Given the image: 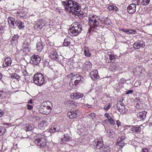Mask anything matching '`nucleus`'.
Masks as SVG:
<instances>
[{
    "label": "nucleus",
    "mask_w": 152,
    "mask_h": 152,
    "mask_svg": "<svg viewBox=\"0 0 152 152\" xmlns=\"http://www.w3.org/2000/svg\"><path fill=\"white\" fill-rule=\"evenodd\" d=\"M62 4L66 10L73 15H76L77 11L80 9L81 6L79 3L72 0H66L62 1Z\"/></svg>",
    "instance_id": "1"
},
{
    "label": "nucleus",
    "mask_w": 152,
    "mask_h": 152,
    "mask_svg": "<svg viewBox=\"0 0 152 152\" xmlns=\"http://www.w3.org/2000/svg\"><path fill=\"white\" fill-rule=\"evenodd\" d=\"M99 20L98 16L96 15H90L88 16V23L90 26L89 31L94 30V28L97 26H99Z\"/></svg>",
    "instance_id": "2"
},
{
    "label": "nucleus",
    "mask_w": 152,
    "mask_h": 152,
    "mask_svg": "<svg viewBox=\"0 0 152 152\" xmlns=\"http://www.w3.org/2000/svg\"><path fill=\"white\" fill-rule=\"evenodd\" d=\"M72 27L69 31V33L72 36L77 35L82 31V26L78 23L75 22L72 24Z\"/></svg>",
    "instance_id": "3"
},
{
    "label": "nucleus",
    "mask_w": 152,
    "mask_h": 152,
    "mask_svg": "<svg viewBox=\"0 0 152 152\" xmlns=\"http://www.w3.org/2000/svg\"><path fill=\"white\" fill-rule=\"evenodd\" d=\"M33 81L35 84L41 86L45 83L44 76L41 73H38L34 75Z\"/></svg>",
    "instance_id": "4"
},
{
    "label": "nucleus",
    "mask_w": 152,
    "mask_h": 152,
    "mask_svg": "<svg viewBox=\"0 0 152 152\" xmlns=\"http://www.w3.org/2000/svg\"><path fill=\"white\" fill-rule=\"evenodd\" d=\"M35 139L34 142L37 144V145L40 146L41 148L43 147L46 145V141L45 139L42 137L40 138L37 137Z\"/></svg>",
    "instance_id": "5"
},
{
    "label": "nucleus",
    "mask_w": 152,
    "mask_h": 152,
    "mask_svg": "<svg viewBox=\"0 0 152 152\" xmlns=\"http://www.w3.org/2000/svg\"><path fill=\"white\" fill-rule=\"evenodd\" d=\"M30 63L34 65H37L40 62L41 58L38 55H34L31 57Z\"/></svg>",
    "instance_id": "6"
},
{
    "label": "nucleus",
    "mask_w": 152,
    "mask_h": 152,
    "mask_svg": "<svg viewBox=\"0 0 152 152\" xmlns=\"http://www.w3.org/2000/svg\"><path fill=\"white\" fill-rule=\"evenodd\" d=\"M44 20L42 19L39 20L37 21V23L34 26V28L37 30H39L42 27L45 26V23H44Z\"/></svg>",
    "instance_id": "7"
},
{
    "label": "nucleus",
    "mask_w": 152,
    "mask_h": 152,
    "mask_svg": "<svg viewBox=\"0 0 152 152\" xmlns=\"http://www.w3.org/2000/svg\"><path fill=\"white\" fill-rule=\"evenodd\" d=\"M117 108L121 113L124 114L126 112L125 106L122 101H120L118 102L117 104Z\"/></svg>",
    "instance_id": "8"
},
{
    "label": "nucleus",
    "mask_w": 152,
    "mask_h": 152,
    "mask_svg": "<svg viewBox=\"0 0 152 152\" xmlns=\"http://www.w3.org/2000/svg\"><path fill=\"white\" fill-rule=\"evenodd\" d=\"M93 144L96 148L98 149H100L103 145L102 140V138L96 140H94Z\"/></svg>",
    "instance_id": "9"
},
{
    "label": "nucleus",
    "mask_w": 152,
    "mask_h": 152,
    "mask_svg": "<svg viewBox=\"0 0 152 152\" xmlns=\"http://www.w3.org/2000/svg\"><path fill=\"white\" fill-rule=\"evenodd\" d=\"M136 5L134 4H130L127 8L128 12L130 14H133L136 11Z\"/></svg>",
    "instance_id": "10"
},
{
    "label": "nucleus",
    "mask_w": 152,
    "mask_h": 152,
    "mask_svg": "<svg viewBox=\"0 0 152 152\" xmlns=\"http://www.w3.org/2000/svg\"><path fill=\"white\" fill-rule=\"evenodd\" d=\"M49 56L50 57L54 60L56 61L58 59L59 56L57 54V52L56 50L52 49L50 52Z\"/></svg>",
    "instance_id": "11"
},
{
    "label": "nucleus",
    "mask_w": 152,
    "mask_h": 152,
    "mask_svg": "<svg viewBox=\"0 0 152 152\" xmlns=\"http://www.w3.org/2000/svg\"><path fill=\"white\" fill-rule=\"evenodd\" d=\"M80 114L79 111L76 110L68 113L67 115L70 118H74L77 117Z\"/></svg>",
    "instance_id": "12"
},
{
    "label": "nucleus",
    "mask_w": 152,
    "mask_h": 152,
    "mask_svg": "<svg viewBox=\"0 0 152 152\" xmlns=\"http://www.w3.org/2000/svg\"><path fill=\"white\" fill-rule=\"evenodd\" d=\"M90 76L93 80H95L99 77L98 74V72L96 70L91 72L90 73Z\"/></svg>",
    "instance_id": "13"
},
{
    "label": "nucleus",
    "mask_w": 152,
    "mask_h": 152,
    "mask_svg": "<svg viewBox=\"0 0 152 152\" xmlns=\"http://www.w3.org/2000/svg\"><path fill=\"white\" fill-rule=\"evenodd\" d=\"M126 137L124 135H122L117 140V144L121 147H123L125 144L124 140L126 139Z\"/></svg>",
    "instance_id": "14"
},
{
    "label": "nucleus",
    "mask_w": 152,
    "mask_h": 152,
    "mask_svg": "<svg viewBox=\"0 0 152 152\" xmlns=\"http://www.w3.org/2000/svg\"><path fill=\"white\" fill-rule=\"evenodd\" d=\"M145 45V43L143 41L135 42L133 45V48L136 49H139L140 48H144Z\"/></svg>",
    "instance_id": "15"
},
{
    "label": "nucleus",
    "mask_w": 152,
    "mask_h": 152,
    "mask_svg": "<svg viewBox=\"0 0 152 152\" xmlns=\"http://www.w3.org/2000/svg\"><path fill=\"white\" fill-rule=\"evenodd\" d=\"M8 20L10 26L14 28H15L17 26V24L15 20L11 17H9Z\"/></svg>",
    "instance_id": "16"
},
{
    "label": "nucleus",
    "mask_w": 152,
    "mask_h": 152,
    "mask_svg": "<svg viewBox=\"0 0 152 152\" xmlns=\"http://www.w3.org/2000/svg\"><path fill=\"white\" fill-rule=\"evenodd\" d=\"M71 97L74 99H77L80 98H82L84 96L83 94L80 93H72L71 94Z\"/></svg>",
    "instance_id": "17"
},
{
    "label": "nucleus",
    "mask_w": 152,
    "mask_h": 152,
    "mask_svg": "<svg viewBox=\"0 0 152 152\" xmlns=\"http://www.w3.org/2000/svg\"><path fill=\"white\" fill-rule=\"evenodd\" d=\"M48 124V122L44 121L40 123L38 125V127L40 129H44L47 128Z\"/></svg>",
    "instance_id": "18"
},
{
    "label": "nucleus",
    "mask_w": 152,
    "mask_h": 152,
    "mask_svg": "<svg viewBox=\"0 0 152 152\" xmlns=\"http://www.w3.org/2000/svg\"><path fill=\"white\" fill-rule=\"evenodd\" d=\"M61 130L60 126H52L49 130L50 133H54L56 132H60Z\"/></svg>",
    "instance_id": "19"
},
{
    "label": "nucleus",
    "mask_w": 152,
    "mask_h": 152,
    "mask_svg": "<svg viewBox=\"0 0 152 152\" xmlns=\"http://www.w3.org/2000/svg\"><path fill=\"white\" fill-rule=\"evenodd\" d=\"M73 80H78L80 81L82 83H83L84 81V78L79 74L74 75L73 76Z\"/></svg>",
    "instance_id": "20"
},
{
    "label": "nucleus",
    "mask_w": 152,
    "mask_h": 152,
    "mask_svg": "<svg viewBox=\"0 0 152 152\" xmlns=\"http://www.w3.org/2000/svg\"><path fill=\"white\" fill-rule=\"evenodd\" d=\"M81 82L78 80H70L69 83V86L71 87L76 86L80 83Z\"/></svg>",
    "instance_id": "21"
},
{
    "label": "nucleus",
    "mask_w": 152,
    "mask_h": 152,
    "mask_svg": "<svg viewBox=\"0 0 152 152\" xmlns=\"http://www.w3.org/2000/svg\"><path fill=\"white\" fill-rule=\"evenodd\" d=\"M4 61L5 63H4L3 64V66L4 67L10 65L12 63L11 59L10 58H7L5 59Z\"/></svg>",
    "instance_id": "22"
},
{
    "label": "nucleus",
    "mask_w": 152,
    "mask_h": 152,
    "mask_svg": "<svg viewBox=\"0 0 152 152\" xmlns=\"http://www.w3.org/2000/svg\"><path fill=\"white\" fill-rule=\"evenodd\" d=\"M147 113L145 111L140 112L139 113L138 117L141 120H144L145 118Z\"/></svg>",
    "instance_id": "23"
},
{
    "label": "nucleus",
    "mask_w": 152,
    "mask_h": 152,
    "mask_svg": "<svg viewBox=\"0 0 152 152\" xmlns=\"http://www.w3.org/2000/svg\"><path fill=\"white\" fill-rule=\"evenodd\" d=\"M100 149L101 152H110V148L107 145H103Z\"/></svg>",
    "instance_id": "24"
},
{
    "label": "nucleus",
    "mask_w": 152,
    "mask_h": 152,
    "mask_svg": "<svg viewBox=\"0 0 152 152\" xmlns=\"http://www.w3.org/2000/svg\"><path fill=\"white\" fill-rule=\"evenodd\" d=\"M71 139V137L67 134H64V137L62 139V141L63 143H65L66 142L69 141Z\"/></svg>",
    "instance_id": "25"
},
{
    "label": "nucleus",
    "mask_w": 152,
    "mask_h": 152,
    "mask_svg": "<svg viewBox=\"0 0 152 152\" xmlns=\"http://www.w3.org/2000/svg\"><path fill=\"white\" fill-rule=\"evenodd\" d=\"M44 47L42 44L41 42H39L37 44V49L39 52L42 51Z\"/></svg>",
    "instance_id": "26"
},
{
    "label": "nucleus",
    "mask_w": 152,
    "mask_h": 152,
    "mask_svg": "<svg viewBox=\"0 0 152 152\" xmlns=\"http://www.w3.org/2000/svg\"><path fill=\"white\" fill-rule=\"evenodd\" d=\"M17 25L19 29H21L24 27V23L21 21L19 20H17L16 21Z\"/></svg>",
    "instance_id": "27"
},
{
    "label": "nucleus",
    "mask_w": 152,
    "mask_h": 152,
    "mask_svg": "<svg viewBox=\"0 0 152 152\" xmlns=\"http://www.w3.org/2000/svg\"><path fill=\"white\" fill-rule=\"evenodd\" d=\"M110 68L113 71H115L118 69V66L114 63H112L110 66Z\"/></svg>",
    "instance_id": "28"
},
{
    "label": "nucleus",
    "mask_w": 152,
    "mask_h": 152,
    "mask_svg": "<svg viewBox=\"0 0 152 152\" xmlns=\"http://www.w3.org/2000/svg\"><path fill=\"white\" fill-rule=\"evenodd\" d=\"M18 16L20 18H26V13L23 11H20L18 12Z\"/></svg>",
    "instance_id": "29"
},
{
    "label": "nucleus",
    "mask_w": 152,
    "mask_h": 152,
    "mask_svg": "<svg viewBox=\"0 0 152 152\" xmlns=\"http://www.w3.org/2000/svg\"><path fill=\"white\" fill-rule=\"evenodd\" d=\"M86 64H84L83 65L84 69L87 70L91 69V68L92 64L90 62H86Z\"/></svg>",
    "instance_id": "30"
},
{
    "label": "nucleus",
    "mask_w": 152,
    "mask_h": 152,
    "mask_svg": "<svg viewBox=\"0 0 152 152\" xmlns=\"http://www.w3.org/2000/svg\"><path fill=\"white\" fill-rule=\"evenodd\" d=\"M108 9L110 11H116L118 10V9L115 6L113 5H111L109 6L108 7Z\"/></svg>",
    "instance_id": "31"
},
{
    "label": "nucleus",
    "mask_w": 152,
    "mask_h": 152,
    "mask_svg": "<svg viewBox=\"0 0 152 152\" xmlns=\"http://www.w3.org/2000/svg\"><path fill=\"white\" fill-rule=\"evenodd\" d=\"M132 131L136 132H140L141 131V127L140 126L136 127L134 126L132 129Z\"/></svg>",
    "instance_id": "32"
},
{
    "label": "nucleus",
    "mask_w": 152,
    "mask_h": 152,
    "mask_svg": "<svg viewBox=\"0 0 152 152\" xmlns=\"http://www.w3.org/2000/svg\"><path fill=\"white\" fill-rule=\"evenodd\" d=\"M11 78L12 79H15L18 80L20 78V76L17 74L13 73L11 75Z\"/></svg>",
    "instance_id": "33"
},
{
    "label": "nucleus",
    "mask_w": 152,
    "mask_h": 152,
    "mask_svg": "<svg viewBox=\"0 0 152 152\" xmlns=\"http://www.w3.org/2000/svg\"><path fill=\"white\" fill-rule=\"evenodd\" d=\"M23 75L24 76L23 79L25 81H26V80H28L27 79L29 77L28 74L26 71H24L23 72Z\"/></svg>",
    "instance_id": "34"
},
{
    "label": "nucleus",
    "mask_w": 152,
    "mask_h": 152,
    "mask_svg": "<svg viewBox=\"0 0 152 152\" xmlns=\"http://www.w3.org/2000/svg\"><path fill=\"white\" fill-rule=\"evenodd\" d=\"M84 53L86 56L90 57L91 56V54L89 51L88 49L87 48H85L84 49Z\"/></svg>",
    "instance_id": "35"
},
{
    "label": "nucleus",
    "mask_w": 152,
    "mask_h": 152,
    "mask_svg": "<svg viewBox=\"0 0 152 152\" xmlns=\"http://www.w3.org/2000/svg\"><path fill=\"white\" fill-rule=\"evenodd\" d=\"M101 21L103 24L107 25L110 23V20L108 18H105L104 20H102Z\"/></svg>",
    "instance_id": "36"
},
{
    "label": "nucleus",
    "mask_w": 152,
    "mask_h": 152,
    "mask_svg": "<svg viewBox=\"0 0 152 152\" xmlns=\"http://www.w3.org/2000/svg\"><path fill=\"white\" fill-rule=\"evenodd\" d=\"M18 37L19 36L18 35L16 34L12 38L11 40L12 42L13 43H15L17 41Z\"/></svg>",
    "instance_id": "37"
},
{
    "label": "nucleus",
    "mask_w": 152,
    "mask_h": 152,
    "mask_svg": "<svg viewBox=\"0 0 152 152\" xmlns=\"http://www.w3.org/2000/svg\"><path fill=\"white\" fill-rule=\"evenodd\" d=\"M109 58L110 60V61H115L116 57V56H115L113 54H109Z\"/></svg>",
    "instance_id": "38"
},
{
    "label": "nucleus",
    "mask_w": 152,
    "mask_h": 152,
    "mask_svg": "<svg viewBox=\"0 0 152 152\" xmlns=\"http://www.w3.org/2000/svg\"><path fill=\"white\" fill-rule=\"evenodd\" d=\"M5 131V129L4 127L0 126V136L2 135Z\"/></svg>",
    "instance_id": "39"
},
{
    "label": "nucleus",
    "mask_w": 152,
    "mask_h": 152,
    "mask_svg": "<svg viewBox=\"0 0 152 152\" xmlns=\"http://www.w3.org/2000/svg\"><path fill=\"white\" fill-rule=\"evenodd\" d=\"M70 42L66 39H65L63 43V45L66 46H67L70 45Z\"/></svg>",
    "instance_id": "40"
},
{
    "label": "nucleus",
    "mask_w": 152,
    "mask_h": 152,
    "mask_svg": "<svg viewBox=\"0 0 152 152\" xmlns=\"http://www.w3.org/2000/svg\"><path fill=\"white\" fill-rule=\"evenodd\" d=\"M150 0H143L141 2V4L143 5H145L148 4Z\"/></svg>",
    "instance_id": "41"
},
{
    "label": "nucleus",
    "mask_w": 152,
    "mask_h": 152,
    "mask_svg": "<svg viewBox=\"0 0 152 152\" xmlns=\"http://www.w3.org/2000/svg\"><path fill=\"white\" fill-rule=\"evenodd\" d=\"M69 103L73 107H75L76 106L77 103L73 101L69 100Z\"/></svg>",
    "instance_id": "42"
},
{
    "label": "nucleus",
    "mask_w": 152,
    "mask_h": 152,
    "mask_svg": "<svg viewBox=\"0 0 152 152\" xmlns=\"http://www.w3.org/2000/svg\"><path fill=\"white\" fill-rule=\"evenodd\" d=\"M32 129V127L31 125L30 124L27 125L26 126V131H30Z\"/></svg>",
    "instance_id": "43"
},
{
    "label": "nucleus",
    "mask_w": 152,
    "mask_h": 152,
    "mask_svg": "<svg viewBox=\"0 0 152 152\" xmlns=\"http://www.w3.org/2000/svg\"><path fill=\"white\" fill-rule=\"evenodd\" d=\"M89 115L92 119L94 120L95 118L96 115L95 113H91Z\"/></svg>",
    "instance_id": "44"
},
{
    "label": "nucleus",
    "mask_w": 152,
    "mask_h": 152,
    "mask_svg": "<svg viewBox=\"0 0 152 152\" xmlns=\"http://www.w3.org/2000/svg\"><path fill=\"white\" fill-rule=\"evenodd\" d=\"M108 120L110 121V123L112 125L115 124V123L113 119L111 118H110Z\"/></svg>",
    "instance_id": "45"
},
{
    "label": "nucleus",
    "mask_w": 152,
    "mask_h": 152,
    "mask_svg": "<svg viewBox=\"0 0 152 152\" xmlns=\"http://www.w3.org/2000/svg\"><path fill=\"white\" fill-rule=\"evenodd\" d=\"M74 75V74L73 73H70L67 75V77L68 78L71 77V79L70 80H73V76Z\"/></svg>",
    "instance_id": "46"
},
{
    "label": "nucleus",
    "mask_w": 152,
    "mask_h": 152,
    "mask_svg": "<svg viewBox=\"0 0 152 152\" xmlns=\"http://www.w3.org/2000/svg\"><path fill=\"white\" fill-rule=\"evenodd\" d=\"M111 105L109 104L108 106L105 105L104 107V109L105 110H108L111 107Z\"/></svg>",
    "instance_id": "47"
},
{
    "label": "nucleus",
    "mask_w": 152,
    "mask_h": 152,
    "mask_svg": "<svg viewBox=\"0 0 152 152\" xmlns=\"http://www.w3.org/2000/svg\"><path fill=\"white\" fill-rule=\"evenodd\" d=\"M107 132L109 135H111L113 134V131L110 129H108L107 131Z\"/></svg>",
    "instance_id": "48"
},
{
    "label": "nucleus",
    "mask_w": 152,
    "mask_h": 152,
    "mask_svg": "<svg viewBox=\"0 0 152 152\" xmlns=\"http://www.w3.org/2000/svg\"><path fill=\"white\" fill-rule=\"evenodd\" d=\"M129 33L132 34H135L136 33V31L135 30H132L130 29L129 31Z\"/></svg>",
    "instance_id": "49"
},
{
    "label": "nucleus",
    "mask_w": 152,
    "mask_h": 152,
    "mask_svg": "<svg viewBox=\"0 0 152 152\" xmlns=\"http://www.w3.org/2000/svg\"><path fill=\"white\" fill-rule=\"evenodd\" d=\"M104 116L108 119V120L110 118H111L109 114L108 113H106L104 114Z\"/></svg>",
    "instance_id": "50"
},
{
    "label": "nucleus",
    "mask_w": 152,
    "mask_h": 152,
    "mask_svg": "<svg viewBox=\"0 0 152 152\" xmlns=\"http://www.w3.org/2000/svg\"><path fill=\"white\" fill-rule=\"evenodd\" d=\"M141 152H148V150L146 148H144L142 149Z\"/></svg>",
    "instance_id": "51"
},
{
    "label": "nucleus",
    "mask_w": 152,
    "mask_h": 152,
    "mask_svg": "<svg viewBox=\"0 0 152 152\" xmlns=\"http://www.w3.org/2000/svg\"><path fill=\"white\" fill-rule=\"evenodd\" d=\"M8 147H5V146L3 145L2 146V149L4 151H5L7 150V149Z\"/></svg>",
    "instance_id": "52"
},
{
    "label": "nucleus",
    "mask_w": 152,
    "mask_h": 152,
    "mask_svg": "<svg viewBox=\"0 0 152 152\" xmlns=\"http://www.w3.org/2000/svg\"><path fill=\"white\" fill-rule=\"evenodd\" d=\"M133 92L132 90H130L126 92V94H132Z\"/></svg>",
    "instance_id": "53"
},
{
    "label": "nucleus",
    "mask_w": 152,
    "mask_h": 152,
    "mask_svg": "<svg viewBox=\"0 0 152 152\" xmlns=\"http://www.w3.org/2000/svg\"><path fill=\"white\" fill-rule=\"evenodd\" d=\"M28 107H27V109L29 110H31L32 108V106L31 105L27 104V105Z\"/></svg>",
    "instance_id": "54"
},
{
    "label": "nucleus",
    "mask_w": 152,
    "mask_h": 152,
    "mask_svg": "<svg viewBox=\"0 0 152 152\" xmlns=\"http://www.w3.org/2000/svg\"><path fill=\"white\" fill-rule=\"evenodd\" d=\"M4 32V29L3 27H0V34Z\"/></svg>",
    "instance_id": "55"
},
{
    "label": "nucleus",
    "mask_w": 152,
    "mask_h": 152,
    "mask_svg": "<svg viewBox=\"0 0 152 152\" xmlns=\"http://www.w3.org/2000/svg\"><path fill=\"white\" fill-rule=\"evenodd\" d=\"M116 123H117V124L118 125V126H119L120 125L121 123L119 120H117L116 121Z\"/></svg>",
    "instance_id": "56"
},
{
    "label": "nucleus",
    "mask_w": 152,
    "mask_h": 152,
    "mask_svg": "<svg viewBox=\"0 0 152 152\" xmlns=\"http://www.w3.org/2000/svg\"><path fill=\"white\" fill-rule=\"evenodd\" d=\"M4 113L3 112L0 111V117L3 115L4 114Z\"/></svg>",
    "instance_id": "57"
},
{
    "label": "nucleus",
    "mask_w": 152,
    "mask_h": 152,
    "mask_svg": "<svg viewBox=\"0 0 152 152\" xmlns=\"http://www.w3.org/2000/svg\"><path fill=\"white\" fill-rule=\"evenodd\" d=\"M32 103V99H30L29 101L28 102V103L31 104Z\"/></svg>",
    "instance_id": "58"
},
{
    "label": "nucleus",
    "mask_w": 152,
    "mask_h": 152,
    "mask_svg": "<svg viewBox=\"0 0 152 152\" xmlns=\"http://www.w3.org/2000/svg\"><path fill=\"white\" fill-rule=\"evenodd\" d=\"M2 75L0 73V80H1L2 78Z\"/></svg>",
    "instance_id": "59"
},
{
    "label": "nucleus",
    "mask_w": 152,
    "mask_h": 152,
    "mask_svg": "<svg viewBox=\"0 0 152 152\" xmlns=\"http://www.w3.org/2000/svg\"><path fill=\"white\" fill-rule=\"evenodd\" d=\"M0 98L1 99H2V95L1 94H0Z\"/></svg>",
    "instance_id": "60"
},
{
    "label": "nucleus",
    "mask_w": 152,
    "mask_h": 152,
    "mask_svg": "<svg viewBox=\"0 0 152 152\" xmlns=\"http://www.w3.org/2000/svg\"><path fill=\"white\" fill-rule=\"evenodd\" d=\"M49 113V112H46V113H45L46 115H48Z\"/></svg>",
    "instance_id": "61"
},
{
    "label": "nucleus",
    "mask_w": 152,
    "mask_h": 152,
    "mask_svg": "<svg viewBox=\"0 0 152 152\" xmlns=\"http://www.w3.org/2000/svg\"><path fill=\"white\" fill-rule=\"evenodd\" d=\"M0 92H2H2H3V91H0Z\"/></svg>",
    "instance_id": "62"
}]
</instances>
